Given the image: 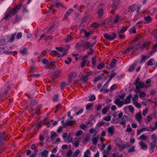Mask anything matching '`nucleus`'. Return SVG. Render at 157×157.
<instances>
[{"instance_id": "obj_59", "label": "nucleus", "mask_w": 157, "mask_h": 157, "mask_svg": "<svg viewBox=\"0 0 157 157\" xmlns=\"http://www.w3.org/2000/svg\"><path fill=\"white\" fill-rule=\"evenodd\" d=\"M53 101L57 102L58 100V95L56 94L55 95V98L53 99Z\"/></svg>"}, {"instance_id": "obj_53", "label": "nucleus", "mask_w": 157, "mask_h": 157, "mask_svg": "<svg viewBox=\"0 0 157 157\" xmlns=\"http://www.w3.org/2000/svg\"><path fill=\"white\" fill-rule=\"evenodd\" d=\"M140 139L142 140H145L147 139V137L144 135H142L140 137Z\"/></svg>"}, {"instance_id": "obj_62", "label": "nucleus", "mask_w": 157, "mask_h": 157, "mask_svg": "<svg viewBox=\"0 0 157 157\" xmlns=\"http://www.w3.org/2000/svg\"><path fill=\"white\" fill-rule=\"evenodd\" d=\"M22 33L21 32L19 33H18L17 35L16 36V38L17 39H19L22 36Z\"/></svg>"}, {"instance_id": "obj_51", "label": "nucleus", "mask_w": 157, "mask_h": 157, "mask_svg": "<svg viewBox=\"0 0 157 157\" xmlns=\"http://www.w3.org/2000/svg\"><path fill=\"white\" fill-rule=\"evenodd\" d=\"M40 108L41 106L40 105H39L38 107L36 108L35 109V111H36V112L35 113L36 114H38L37 111H38L40 110Z\"/></svg>"}, {"instance_id": "obj_6", "label": "nucleus", "mask_w": 157, "mask_h": 157, "mask_svg": "<svg viewBox=\"0 0 157 157\" xmlns=\"http://www.w3.org/2000/svg\"><path fill=\"white\" fill-rule=\"evenodd\" d=\"M139 144L141 148L143 150H145L147 148V145L142 141L140 142Z\"/></svg>"}, {"instance_id": "obj_8", "label": "nucleus", "mask_w": 157, "mask_h": 157, "mask_svg": "<svg viewBox=\"0 0 157 157\" xmlns=\"http://www.w3.org/2000/svg\"><path fill=\"white\" fill-rule=\"evenodd\" d=\"M120 100L119 98H117L115 101V103L119 107H121L124 104L123 102L120 101Z\"/></svg>"}, {"instance_id": "obj_35", "label": "nucleus", "mask_w": 157, "mask_h": 157, "mask_svg": "<svg viewBox=\"0 0 157 157\" xmlns=\"http://www.w3.org/2000/svg\"><path fill=\"white\" fill-rule=\"evenodd\" d=\"M48 151H45L44 150V151L41 153V154L43 157H46L48 155Z\"/></svg>"}, {"instance_id": "obj_61", "label": "nucleus", "mask_w": 157, "mask_h": 157, "mask_svg": "<svg viewBox=\"0 0 157 157\" xmlns=\"http://www.w3.org/2000/svg\"><path fill=\"white\" fill-rule=\"evenodd\" d=\"M105 122L102 121L100 122H98L97 124V125L98 127H101L102 125H103L105 124Z\"/></svg>"}, {"instance_id": "obj_11", "label": "nucleus", "mask_w": 157, "mask_h": 157, "mask_svg": "<svg viewBox=\"0 0 157 157\" xmlns=\"http://www.w3.org/2000/svg\"><path fill=\"white\" fill-rule=\"evenodd\" d=\"M120 2V1L118 0H113V7L116 9L118 6Z\"/></svg>"}, {"instance_id": "obj_1", "label": "nucleus", "mask_w": 157, "mask_h": 157, "mask_svg": "<svg viewBox=\"0 0 157 157\" xmlns=\"http://www.w3.org/2000/svg\"><path fill=\"white\" fill-rule=\"evenodd\" d=\"M133 84L136 86L135 92L137 94L140 91V89H142L144 87L147 88L150 87L151 86L150 84L144 85V83H141L139 78H137L135 82Z\"/></svg>"}, {"instance_id": "obj_24", "label": "nucleus", "mask_w": 157, "mask_h": 157, "mask_svg": "<svg viewBox=\"0 0 157 157\" xmlns=\"http://www.w3.org/2000/svg\"><path fill=\"white\" fill-rule=\"evenodd\" d=\"M136 63H134L131 65L129 68L128 69V71L130 72H132L135 70V66H136Z\"/></svg>"}, {"instance_id": "obj_3", "label": "nucleus", "mask_w": 157, "mask_h": 157, "mask_svg": "<svg viewBox=\"0 0 157 157\" xmlns=\"http://www.w3.org/2000/svg\"><path fill=\"white\" fill-rule=\"evenodd\" d=\"M117 35L116 34L114 33L112 35H109L107 34H105L104 35V36L107 39L110 40H113L114 39L116 38Z\"/></svg>"}, {"instance_id": "obj_16", "label": "nucleus", "mask_w": 157, "mask_h": 157, "mask_svg": "<svg viewBox=\"0 0 157 157\" xmlns=\"http://www.w3.org/2000/svg\"><path fill=\"white\" fill-rule=\"evenodd\" d=\"M135 5H133L129 7L128 8V12L131 13L134 11H135L136 9V7L135 6Z\"/></svg>"}, {"instance_id": "obj_56", "label": "nucleus", "mask_w": 157, "mask_h": 157, "mask_svg": "<svg viewBox=\"0 0 157 157\" xmlns=\"http://www.w3.org/2000/svg\"><path fill=\"white\" fill-rule=\"evenodd\" d=\"M151 117L150 115H149V116L147 117V120H146V122L147 123H148L151 120Z\"/></svg>"}, {"instance_id": "obj_41", "label": "nucleus", "mask_w": 157, "mask_h": 157, "mask_svg": "<svg viewBox=\"0 0 157 157\" xmlns=\"http://www.w3.org/2000/svg\"><path fill=\"white\" fill-rule=\"evenodd\" d=\"M20 52L23 55L26 54L27 53V49L26 48H24L22 50L20 51Z\"/></svg>"}, {"instance_id": "obj_23", "label": "nucleus", "mask_w": 157, "mask_h": 157, "mask_svg": "<svg viewBox=\"0 0 157 157\" xmlns=\"http://www.w3.org/2000/svg\"><path fill=\"white\" fill-rule=\"evenodd\" d=\"M108 82H106L102 87V88L100 90L101 92H105L108 87Z\"/></svg>"}, {"instance_id": "obj_47", "label": "nucleus", "mask_w": 157, "mask_h": 157, "mask_svg": "<svg viewBox=\"0 0 157 157\" xmlns=\"http://www.w3.org/2000/svg\"><path fill=\"white\" fill-rule=\"evenodd\" d=\"M119 19L120 18L118 15H117L114 19V22L115 23L117 22L118 21Z\"/></svg>"}, {"instance_id": "obj_40", "label": "nucleus", "mask_w": 157, "mask_h": 157, "mask_svg": "<svg viewBox=\"0 0 157 157\" xmlns=\"http://www.w3.org/2000/svg\"><path fill=\"white\" fill-rule=\"evenodd\" d=\"M71 40V36L68 35L67 38L65 39V42L67 43L68 42H70Z\"/></svg>"}, {"instance_id": "obj_17", "label": "nucleus", "mask_w": 157, "mask_h": 157, "mask_svg": "<svg viewBox=\"0 0 157 157\" xmlns=\"http://www.w3.org/2000/svg\"><path fill=\"white\" fill-rule=\"evenodd\" d=\"M98 14L99 18H100L103 15V10L101 8L98 10Z\"/></svg>"}, {"instance_id": "obj_36", "label": "nucleus", "mask_w": 157, "mask_h": 157, "mask_svg": "<svg viewBox=\"0 0 157 157\" xmlns=\"http://www.w3.org/2000/svg\"><path fill=\"white\" fill-rule=\"evenodd\" d=\"M127 29V26L123 27L120 30V31L118 33L119 34L120 33H124V31H126Z\"/></svg>"}, {"instance_id": "obj_20", "label": "nucleus", "mask_w": 157, "mask_h": 157, "mask_svg": "<svg viewBox=\"0 0 157 157\" xmlns=\"http://www.w3.org/2000/svg\"><path fill=\"white\" fill-rule=\"evenodd\" d=\"M91 44L90 42L87 41L86 42L83 46V49H87L90 47Z\"/></svg>"}, {"instance_id": "obj_30", "label": "nucleus", "mask_w": 157, "mask_h": 157, "mask_svg": "<svg viewBox=\"0 0 157 157\" xmlns=\"http://www.w3.org/2000/svg\"><path fill=\"white\" fill-rule=\"evenodd\" d=\"M116 62L117 60L116 59H113L110 64V67L112 68L114 67L116 64Z\"/></svg>"}, {"instance_id": "obj_58", "label": "nucleus", "mask_w": 157, "mask_h": 157, "mask_svg": "<svg viewBox=\"0 0 157 157\" xmlns=\"http://www.w3.org/2000/svg\"><path fill=\"white\" fill-rule=\"evenodd\" d=\"M128 109L132 113H133L134 112V109L132 106H128Z\"/></svg>"}, {"instance_id": "obj_19", "label": "nucleus", "mask_w": 157, "mask_h": 157, "mask_svg": "<svg viewBox=\"0 0 157 157\" xmlns=\"http://www.w3.org/2000/svg\"><path fill=\"white\" fill-rule=\"evenodd\" d=\"M148 129H147V128H142L141 129L138 130L137 131V135H139L140 134V133L142 132L143 131H149Z\"/></svg>"}, {"instance_id": "obj_49", "label": "nucleus", "mask_w": 157, "mask_h": 157, "mask_svg": "<svg viewBox=\"0 0 157 157\" xmlns=\"http://www.w3.org/2000/svg\"><path fill=\"white\" fill-rule=\"evenodd\" d=\"M146 95V94L143 92H141L139 93V96L141 98L144 97Z\"/></svg>"}, {"instance_id": "obj_50", "label": "nucleus", "mask_w": 157, "mask_h": 157, "mask_svg": "<svg viewBox=\"0 0 157 157\" xmlns=\"http://www.w3.org/2000/svg\"><path fill=\"white\" fill-rule=\"evenodd\" d=\"M67 59V60H66L64 62L66 64H68L71 61V59L69 57H68Z\"/></svg>"}, {"instance_id": "obj_5", "label": "nucleus", "mask_w": 157, "mask_h": 157, "mask_svg": "<svg viewBox=\"0 0 157 157\" xmlns=\"http://www.w3.org/2000/svg\"><path fill=\"white\" fill-rule=\"evenodd\" d=\"M74 122V121L72 120H70L67 119V121L65 123L63 124V127L64 128L68 126L72 125Z\"/></svg>"}, {"instance_id": "obj_57", "label": "nucleus", "mask_w": 157, "mask_h": 157, "mask_svg": "<svg viewBox=\"0 0 157 157\" xmlns=\"http://www.w3.org/2000/svg\"><path fill=\"white\" fill-rule=\"evenodd\" d=\"M138 98V95L137 94H136L132 98V101L133 102L136 101V100Z\"/></svg>"}, {"instance_id": "obj_25", "label": "nucleus", "mask_w": 157, "mask_h": 157, "mask_svg": "<svg viewBox=\"0 0 157 157\" xmlns=\"http://www.w3.org/2000/svg\"><path fill=\"white\" fill-rule=\"evenodd\" d=\"M37 104V102L36 100H32L31 102L30 106H32V107H34Z\"/></svg>"}, {"instance_id": "obj_13", "label": "nucleus", "mask_w": 157, "mask_h": 157, "mask_svg": "<svg viewBox=\"0 0 157 157\" xmlns=\"http://www.w3.org/2000/svg\"><path fill=\"white\" fill-rule=\"evenodd\" d=\"M145 21H143L144 24H147L149 23L151 20V18L149 16H147V17H144Z\"/></svg>"}, {"instance_id": "obj_32", "label": "nucleus", "mask_w": 157, "mask_h": 157, "mask_svg": "<svg viewBox=\"0 0 157 157\" xmlns=\"http://www.w3.org/2000/svg\"><path fill=\"white\" fill-rule=\"evenodd\" d=\"M66 86L67 84L65 82H62L60 84V89L61 90H63L66 87Z\"/></svg>"}, {"instance_id": "obj_48", "label": "nucleus", "mask_w": 157, "mask_h": 157, "mask_svg": "<svg viewBox=\"0 0 157 157\" xmlns=\"http://www.w3.org/2000/svg\"><path fill=\"white\" fill-rule=\"evenodd\" d=\"M93 105L92 103H90L86 105V109H91V107L93 106Z\"/></svg>"}, {"instance_id": "obj_2", "label": "nucleus", "mask_w": 157, "mask_h": 157, "mask_svg": "<svg viewBox=\"0 0 157 157\" xmlns=\"http://www.w3.org/2000/svg\"><path fill=\"white\" fill-rule=\"evenodd\" d=\"M18 11V10L16 8H14L12 10L9 11L8 13H6L5 16L3 18L5 19H6L10 15L12 14V15H14Z\"/></svg>"}, {"instance_id": "obj_64", "label": "nucleus", "mask_w": 157, "mask_h": 157, "mask_svg": "<svg viewBox=\"0 0 157 157\" xmlns=\"http://www.w3.org/2000/svg\"><path fill=\"white\" fill-rule=\"evenodd\" d=\"M109 152L108 151H106L105 150L103 151V157H107L106 156L107 155L109 154Z\"/></svg>"}, {"instance_id": "obj_29", "label": "nucleus", "mask_w": 157, "mask_h": 157, "mask_svg": "<svg viewBox=\"0 0 157 157\" xmlns=\"http://www.w3.org/2000/svg\"><path fill=\"white\" fill-rule=\"evenodd\" d=\"M134 48V47L131 46L128 48H127L125 51H124L123 53L124 54L127 53V52H129L130 50H132Z\"/></svg>"}, {"instance_id": "obj_4", "label": "nucleus", "mask_w": 157, "mask_h": 157, "mask_svg": "<svg viewBox=\"0 0 157 157\" xmlns=\"http://www.w3.org/2000/svg\"><path fill=\"white\" fill-rule=\"evenodd\" d=\"M88 57V56L86 55L84 56L82 58V61L81 63V67L82 68L84 67L85 64L88 62L87 60Z\"/></svg>"}, {"instance_id": "obj_15", "label": "nucleus", "mask_w": 157, "mask_h": 157, "mask_svg": "<svg viewBox=\"0 0 157 157\" xmlns=\"http://www.w3.org/2000/svg\"><path fill=\"white\" fill-rule=\"evenodd\" d=\"M135 117L136 120L139 122H140V120L142 118L141 113H139L136 114L135 115Z\"/></svg>"}, {"instance_id": "obj_38", "label": "nucleus", "mask_w": 157, "mask_h": 157, "mask_svg": "<svg viewBox=\"0 0 157 157\" xmlns=\"http://www.w3.org/2000/svg\"><path fill=\"white\" fill-rule=\"evenodd\" d=\"M67 139L68 140V142L69 143H71L72 140L73 138L71 137L70 134H69L67 137Z\"/></svg>"}, {"instance_id": "obj_37", "label": "nucleus", "mask_w": 157, "mask_h": 157, "mask_svg": "<svg viewBox=\"0 0 157 157\" xmlns=\"http://www.w3.org/2000/svg\"><path fill=\"white\" fill-rule=\"evenodd\" d=\"M147 58V56H144V55H142V59H141V60L140 61V62L141 63H142Z\"/></svg>"}, {"instance_id": "obj_33", "label": "nucleus", "mask_w": 157, "mask_h": 157, "mask_svg": "<svg viewBox=\"0 0 157 157\" xmlns=\"http://www.w3.org/2000/svg\"><path fill=\"white\" fill-rule=\"evenodd\" d=\"M149 44L148 43H142V45H141L142 48V50L144 48H148L147 46Z\"/></svg>"}, {"instance_id": "obj_27", "label": "nucleus", "mask_w": 157, "mask_h": 157, "mask_svg": "<svg viewBox=\"0 0 157 157\" xmlns=\"http://www.w3.org/2000/svg\"><path fill=\"white\" fill-rule=\"evenodd\" d=\"M84 44V41H79L78 43L76 44V47L77 48L82 46Z\"/></svg>"}, {"instance_id": "obj_39", "label": "nucleus", "mask_w": 157, "mask_h": 157, "mask_svg": "<svg viewBox=\"0 0 157 157\" xmlns=\"http://www.w3.org/2000/svg\"><path fill=\"white\" fill-rule=\"evenodd\" d=\"M16 33H15L12 34L10 37V39L9 40V41H10V42H12L15 39V35H16Z\"/></svg>"}, {"instance_id": "obj_10", "label": "nucleus", "mask_w": 157, "mask_h": 157, "mask_svg": "<svg viewBox=\"0 0 157 157\" xmlns=\"http://www.w3.org/2000/svg\"><path fill=\"white\" fill-rule=\"evenodd\" d=\"M156 143V141L155 140H153V142L151 144V147L149 149L151 152V153L153 151L154 148H155V144Z\"/></svg>"}, {"instance_id": "obj_45", "label": "nucleus", "mask_w": 157, "mask_h": 157, "mask_svg": "<svg viewBox=\"0 0 157 157\" xmlns=\"http://www.w3.org/2000/svg\"><path fill=\"white\" fill-rule=\"evenodd\" d=\"M34 152L31 154L30 155V157H35L36 155V154L38 152V150L36 149L34 151Z\"/></svg>"}, {"instance_id": "obj_46", "label": "nucleus", "mask_w": 157, "mask_h": 157, "mask_svg": "<svg viewBox=\"0 0 157 157\" xmlns=\"http://www.w3.org/2000/svg\"><path fill=\"white\" fill-rule=\"evenodd\" d=\"M102 78L101 75H98L97 77H95L94 78V81L96 82L98 80L101 79H102Z\"/></svg>"}, {"instance_id": "obj_55", "label": "nucleus", "mask_w": 157, "mask_h": 157, "mask_svg": "<svg viewBox=\"0 0 157 157\" xmlns=\"http://www.w3.org/2000/svg\"><path fill=\"white\" fill-rule=\"evenodd\" d=\"M109 109V107H106L103 108L102 110V113L103 114H105L106 113L107 110Z\"/></svg>"}, {"instance_id": "obj_26", "label": "nucleus", "mask_w": 157, "mask_h": 157, "mask_svg": "<svg viewBox=\"0 0 157 157\" xmlns=\"http://www.w3.org/2000/svg\"><path fill=\"white\" fill-rule=\"evenodd\" d=\"M105 63H102L98 64L97 67V68L99 70H101L105 67Z\"/></svg>"}, {"instance_id": "obj_12", "label": "nucleus", "mask_w": 157, "mask_h": 157, "mask_svg": "<svg viewBox=\"0 0 157 157\" xmlns=\"http://www.w3.org/2000/svg\"><path fill=\"white\" fill-rule=\"evenodd\" d=\"M51 134L50 138L52 142H53V140L55 139V138L58 136V135L56 132H51Z\"/></svg>"}, {"instance_id": "obj_60", "label": "nucleus", "mask_w": 157, "mask_h": 157, "mask_svg": "<svg viewBox=\"0 0 157 157\" xmlns=\"http://www.w3.org/2000/svg\"><path fill=\"white\" fill-rule=\"evenodd\" d=\"M111 119V117L110 116H108L104 118V119L105 121H109Z\"/></svg>"}, {"instance_id": "obj_63", "label": "nucleus", "mask_w": 157, "mask_h": 157, "mask_svg": "<svg viewBox=\"0 0 157 157\" xmlns=\"http://www.w3.org/2000/svg\"><path fill=\"white\" fill-rule=\"evenodd\" d=\"M147 108H145L143 111V115L144 116H145L147 113Z\"/></svg>"}, {"instance_id": "obj_54", "label": "nucleus", "mask_w": 157, "mask_h": 157, "mask_svg": "<svg viewBox=\"0 0 157 157\" xmlns=\"http://www.w3.org/2000/svg\"><path fill=\"white\" fill-rule=\"evenodd\" d=\"M80 151L78 149H77L74 152L73 155L75 157H76L80 153Z\"/></svg>"}, {"instance_id": "obj_28", "label": "nucleus", "mask_w": 157, "mask_h": 157, "mask_svg": "<svg viewBox=\"0 0 157 157\" xmlns=\"http://www.w3.org/2000/svg\"><path fill=\"white\" fill-rule=\"evenodd\" d=\"M73 10L72 9L69 10L67 12L66 14L64 15V18H66L67 17L68 15L71 13V12H72L73 11Z\"/></svg>"}, {"instance_id": "obj_22", "label": "nucleus", "mask_w": 157, "mask_h": 157, "mask_svg": "<svg viewBox=\"0 0 157 157\" xmlns=\"http://www.w3.org/2000/svg\"><path fill=\"white\" fill-rule=\"evenodd\" d=\"M10 88V87L9 86L7 87H6V88H5V87H4V89H5L6 90L5 91V92L4 93H3L1 94V96H2L3 97L6 96L7 93L8 91L9 90V89Z\"/></svg>"}, {"instance_id": "obj_42", "label": "nucleus", "mask_w": 157, "mask_h": 157, "mask_svg": "<svg viewBox=\"0 0 157 157\" xmlns=\"http://www.w3.org/2000/svg\"><path fill=\"white\" fill-rule=\"evenodd\" d=\"M55 6L57 7V8H58L60 6H61L62 7H64L63 5L62 4V3L60 2H57L56 3L55 5Z\"/></svg>"}, {"instance_id": "obj_7", "label": "nucleus", "mask_w": 157, "mask_h": 157, "mask_svg": "<svg viewBox=\"0 0 157 157\" xmlns=\"http://www.w3.org/2000/svg\"><path fill=\"white\" fill-rule=\"evenodd\" d=\"M69 77L68 78V82L69 83H71V81L73 79L75 78L76 76V74L74 73H72L69 75Z\"/></svg>"}, {"instance_id": "obj_52", "label": "nucleus", "mask_w": 157, "mask_h": 157, "mask_svg": "<svg viewBox=\"0 0 157 157\" xmlns=\"http://www.w3.org/2000/svg\"><path fill=\"white\" fill-rule=\"evenodd\" d=\"M112 73L110 75L108 76V77H110V78H112L116 75V74L115 72H114L113 71H112Z\"/></svg>"}, {"instance_id": "obj_21", "label": "nucleus", "mask_w": 157, "mask_h": 157, "mask_svg": "<svg viewBox=\"0 0 157 157\" xmlns=\"http://www.w3.org/2000/svg\"><path fill=\"white\" fill-rule=\"evenodd\" d=\"M157 48V43H156L153 46L152 50L149 53L150 55H151L153 53L156 52V48Z\"/></svg>"}, {"instance_id": "obj_34", "label": "nucleus", "mask_w": 157, "mask_h": 157, "mask_svg": "<svg viewBox=\"0 0 157 157\" xmlns=\"http://www.w3.org/2000/svg\"><path fill=\"white\" fill-rule=\"evenodd\" d=\"M5 132H4L0 133V139H1L0 140L1 141H2L6 140V139L5 138H2L3 135L5 134Z\"/></svg>"}, {"instance_id": "obj_14", "label": "nucleus", "mask_w": 157, "mask_h": 157, "mask_svg": "<svg viewBox=\"0 0 157 157\" xmlns=\"http://www.w3.org/2000/svg\"><path fill=\"white\" fill-rule=\"evenodd\" d=\"M117 146L119 148V150L120 151H122L123 150V149L125 148V147H130V146H127V145H124V144H118L117 145Z\"/></svg>"}, {"instance_id": "obj_31", "label": "nucleus", "mask_w": 157, "mask_h": 157, "mask_svg": "<svg viewBox=\"0 0 157 157\" xmlns=\"http://www.w3.org/2000/svg\"><path fill=\"white\" fill-rule=\"evenodd\" d=\"M92 67L93 68H94L96 66V57H93L92 59Z\"/></svg>"}, {"instance_id": "obj_44", "label": "nucleus", "mask_w": 157, "mask_h": 157, "mask_svg": "<svg viewBox=\"0 0 157 157\" xmlns=\"http://www.w3.org/2000/svg\"><path fill=\"white\" fill-rule=\"evenodd\" d=\"M62 107V106L60 104H59L57 105L56 107V111H55V113H56L57 111L59 110Z\"/></svg>"}, {"instance_id": "obj_9", "label": "nucleus", "mask_w": 157, "mask_h": 157, "mask_svg": "<svg viewBox=\"0 0 157 157\" xmlns=\"http://www.w3.org/2000/svg\"><path fill=\"white\" fill-rule=\"evenodd\" d=\"M108 131L110 135H113L114 133V126H111L108 128Z\"/></svg>"}, {"instance_id": "obj_18", "label": "nucleus", "mask_w": 157, "mask_h": 157, "mask_svg": "<svg viewBox=\"0 0 157 157\" xmlns=\"http://www.w3.org/2000/svg\"><path fill=\"white\" fill-rule=\"evenodd\" d=\"M132 97V95L131 94H130L129 95L127 96L126 99V100L125 102V104L129 103L130 102V98Z\"/></svg>"}, {"instance_id": "obj_43", "label": "nucleus", "mask_w": 157, "mask_h": 157, "mask_svg": "<svg viewBox=\"0 0 157 157\" xmlns=\"http://www.w3.org/2000/svg\"><path fill=\"white\" fill-rule=\"evenodd\" d=\"M122 120L123 121L126 122L128 120V116L126 115H124L123 116Z\"/></svg>"}]
</instances>
